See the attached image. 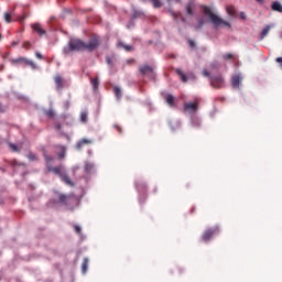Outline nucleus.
Masks as SVG:
<instances>
[{
  "label": "nucleus",
  "instance_id": "cd10ccee",
  "mask_svg": "<svg viewBox=\"0 0 282 282\" xmlns=\"http://www.w3.org/2000/svg\"><path fill=\"white\" fill-rule=\"evenodd\" d=\"M149 1L150 3H152L154 8H162V1L160 0H149Z\"/></svg>",
  "mask_w": 282,
  "mask_h": 282
},
{
  "label": "nucleus",
  "instance_id": "6e6d98bb",
  "mask_svg": "<svg viewBox=\"0 0 282 282\" xmlns=\"http://www.w3.org/2000/svg\"><path fill=\"white\" fill-rule=\"evenodd\" d=\"M181 21H183V23L186 21V19L185 18H181Z\"/></svg>",
  "mask_w": 282,
  "mask_h": 282
},
{
  "label": "nucleus",
  "instance_id": "9b49d317",
  "mask_svg": "<svg viewBox=\"0 0 282 282\" xmlns=\"http://www.w3.org/2000/svg\"><path fill=\"white\" fill-rule=\"evenodd\" d=\"M15 63H24V65H29V67H31L32 69H36V64L33 61L28 59L25 57H20L15 59Z\"/></svg>",
  "mask_w": 282,
  "mask_h": 282
},
{
  "label": "nucleus",
  "instance_id": "ea45409f",
  "mask_svg": "<svg viewBox=\"0 0 282 282\" xmlns=\"http://www.w3.org/2000/svg\"><path fill=\"white\" fill-rule=\"evenodd\" d=\"M106 63H107V65H113V58H111L110 56H107Z\"/></svg>",
  "mask_w": 282,
  "mask_h": 282
},
{
  "label": "nucleus",
  "instance_id": "dca6fc26",
  "mask_svg": "<svg viewBox=\"0 0 282 282\" xmlns=\"http://www.w3.org/2000/svg\"><path fill=\"white\" fill-rule=\"evenodd\" d=\"M226 11L228 17H230L231 19H235V17H237V9L232 6L226 7Z\"/></svg>",
  "mask_w": 282,
  "mask_h": 282
},
{
  "label": "nucleus",
  "instance_id": "a211bd4d",
  "mask_svg": "<svg viewBox=\"0 0 282 282\" xmlns=\"http://www.w3.org/2000/svg\"><path fill=\"white\" fill-rule=\"evenodd\" d=\"M271 25L264 26V29L260 33V41H263L268 34H270Z\"/></svg>",
  "mask_w": 282,
  "mask_h": 282
},
{
  "label": "nucleus",
  "instance_id": "f8f14e48",
  "mask_svg": "<svg viewBox=\"0 0 282 282\" xmlns=\"http://www.w3.org/2000/svg\"><path fill=\"white\" fill-rule=\"evenodd\" d=\"M164 100L169 105V107H177V104L175 102V97H173V95L165 94Z\"/></svg>",
  "mask_w": 282,
  "mask_h": 282
},
{
  "label": "nucleus",
  "instance_id": "f03ea898",
  "mask_svg": "<svg viewBox=\"0 0 282 282\" xmlns=\"http://www.w3.org/2000/svg\"><path fill=\"white\" fill-rule=\"evenodd\" d=\"M50 204L53 207H56L57 204L69 206V204H78V198L74 195L57 194L56 198L50 200Z\"/></svg>",
  "mask_w": 282,
  "mask_h": 282
},
{
  "label": "nucleus",
  "instance_id": "5fc2aeb1",
  "mask_svg": "<svg viewBox=\"0 0 282 282\" xmlns=\"http://www.w3.org/2000/svg\"><path fill=\"white\" fill-rule=\"evenodd\" d=\"M116 128L118 129L119 133L122 131L120 127L116 126Z\"/></svg>",
  "mask_w": 282,
  "mask_h": 282
},
{
  "label": "nucleus",
  "instance_id": "4d7b16f0",
  "mask_svg": "<svg viewBox=\"0 0 282 282\" xmlns=\"http://www.w3.org/2000/svg\"><path fill=\"white\" fill-rule=\"evenodd\" d=\"M20 21H25V17L21 18Z\"/></svg>",
  "mask_w": 282,
  "mask_h": 282
},
{
  "label": "nucleus",
  "instance_id": "39448f33",
  "mask_svg": "<svg viewBox=\"0 0 282 282\" xmlns=\"http://www.w3.org/2000/svg\"><path fill=\"white\" fill-rule=\"evenodd\" d=\"M139 73L141 76H147L150 80H155V70L153 66L142 65L139 67Z\"/></svg>",
  "mask_w": 282,
  "mask_h": 282
},
{
  "label": "nucleus",
  "instance_id": "2eb2a0df",
  "mask_svg": "<svg viewBox=\"0 0 282 282\" xmlns=\"http://www.w3.org/2000/svg\"><path fill=\"white\" fill-rule=\"evenodd\" d=\"M62 182H64V184H66V186H74V182L72 181V178H69V176L67 175V173H63L61 176Z\"/></svg>",
  "mask_w": 282,
  "mask_h": 282
},
{
  "label": "nucleus",
  "instance_id": "79ce46f5",
  "mask_svg": "<svg viewBox=\"0 0 282 282\" xmlns=\"http://www.w3.org/2000/svg\"><path fill=\"white\" fill-rule=\"evenodd\" d=\"M186 12L189 14V17L193 14V10L191 9V6L186 7Z\"/></svg>",
  "mask_w": 282,
  "mask_h": 282
},
{
  "label": "nucleus",
  "instance_id": "3c124183",
  "mask_svg": "<svg viewBox=\"0 0 282 282\" xmlns=\"http://www.w3.org/2000/svg\"><path fill=\"white\" fill-rule=\"evenodd\" d=\"M172 13V17H174V19H177V13H175V12H171Z\"/></svg>",
  "mask_w": 282,
  "mask_h": 282
},
{
  "label": "nucleus",
  "instance_id": "f257e3e1",
  "mask_svg": "<svg viewBox=\"0 0 282 282\" xmlns=\"http://www.w3.org/2000/svg\"><path fill=\"white\" fill-rule=\"evenodd\" d=\"M100 41L98 37H93L88 43H85L78 39H70L68 42V47H64V54H69V52H94L98 50Z\"/></svg>",
  "mask_w": 282,
  "mask_h": 282
},
{
  "label": "nucleus",
  "instance_id": "e433bc0d",
  "mask_svg": "<svg viewBox=\"0 0 282 282\" xmlns=\"http://www.w3.org/2000/svg\"><path fill=\"white\" fill-rule=\"evenodd\" d=\"M9 147H10L11 151H13V152L19 151V148L14 143H9Z\"/></svg>",
  "mask_w": 282,
  "mask_h": 282
},
{
  "label": "nucleus",
  "instance_id": "13d9d810",
  "mask_svg": "<svg viewBox=\"0 0 282 282\" xmlns=\"http://www.w3.org/2000/svg\"><path fill=\"white\" fill-rule=\"evenodd\" d=\"M88 154L91 155V150L88 151Z\"/></svg>",
  "mask_w": 282,
  "mask_h": 282
},
{
  "label": "nucleus",
  "instance_id": "49530a36",
  "mask_svg": "<svg viewBox=\"0 0 282 282\" xmlns=\"http://www.w3.org/2000/svg\"><path fill=\"white\" fill-rule=\"evenodd\" d=\"M257 3H260L261 6H263V3H265V0H256Z\"/></svg>",
  "mask_w": 282,
  "mask_h": 282
},
{
  "label": "nucleus",
  "instance_id": "7c9ffc66",
  "mask_svg": "<svg viewBox=\"0 0 282 282\" xmlns=\"http://www.w3.org/2000/svg\"><path fill=\"white\" fill-rule=\"evenodd\" d=\"M44 113L45 116H47V118H54V116H56V113L52 109L45 110Z\"/></svg>",
  "mask_w": 282,
  "mask_h": 282
},
{
  "label": "nucleus",
  "instance_id": "1a4fd4ad",
  "mask_svg": "<svg viewBox=\"0 0 282 282\" xmlns=\"http://www.w3.org/2000/svg\"><path fill=\"white\" fill-rule=\"evenodd\" d=\"M84 173H86V175L96 173V164L94 162L86 161L84 164Z\"/></svg>",
  "mask_w": 282,
  "mask_h": 282
},
{
  "label": "nucleus",
  "instance_id": "bb28decb",
  "mask_svg": "<svg viewBox=\"0 0 282 282\" xmlns=\"http://www.w3.org/2000/svg\"><path fill=\"white\" fill-rule=\"evenodd\" d=\"M133 28H135V19H133V17H131L130 21L127 24V29L133 30Z\"/></svg>",
  "mask_w": 282,
  "mask_h": 282
},
{
  "label": "nucleus",
  "instance_id": "a18cd8bd",
  "mask_svg": "<svg viewBox=\"0 0 282 282\" xmlns=\"http://www.w3.org/2000/svg\"><path fill=\"white\" fill-rule=\"evenodd\" d=\"M69 105H70L69 100L65 101V104H64L65 109H67L69 107Z\"/></svg>",
  "mask_w": 282,
  "mask_h": 282
},
{
  "label": "nucleus",
  "instance_id": "5701e85b",
  "mask_svg": "<svg viewBox=\"0 0 282 282\" xmlns=\"http://www.w3.org/2000/svg\"><path fill=\"white\" fill-rule=\"evenodd\" d=\"M175 72H176L177 76L181 77L182 83H187L188 82V77H186V74H184L182 72V69L176 68Z\"/></svg>",
  "mask_w": 282,
  "mask_h": 282
},
{
  "label": "nucleus",
  "instance_id": "72a5a7b5",
  "mask_svg": "<svg viewBox=\"0 0 282 282\" xmlns=\"http://www.w3.org/2000/svg\"><path fill=\"white\" fill-rule=\"evenodd\" d=\"M203 76H205L206 78H208L210 80V78H213V75H210V73L207 69L203 70Z\"/></svg>",
  "mask_w": 282,
  "mask_h": 282
},
{
  "label": "nucleus",
  "instance_id": "de8ad7c7",
  "mask_svg": "<svg viewBox=\"0 0 282 282\" xmlns=\"http://www.w3.org/2000/svg\"><path fill=\"white\" fill-rule=\"evenodd\" d=\"M240 17H241V19H243V21H246V13L241 12Z\"/></svg>",
  "mask_w": 282,
  "mask_h": 282
},
{
  "label": "nucleus",
  "instance_id": "09e8293b",
  "mask_svg": "<svg viewBox=\"0 0 282 282\" xmlns=\"http://www.w3.org/2000/svg\"><path fill=\"white\" fill-rule=\"evenodd\" d=\"M275 63H282V57L275 58Z\"/></svg>",
  "mask_w": 282,
  "mask_h": 282
},
{
  "label": "nucleus",
  "instance_id": "864d4df0",
  "mask_svg": "<svg viewBox=\"0 0 282 282\" xmlns=\"http://www.w3.org/2000/svg\"><path fill=\"white\" fill-rule=\"evenodd\" d=\"M171 1V0H167ZM176 3H182V0H174Z\"/></svg>",
  "mask_w": 282,
  "mask_h": 282
},
{
  "label": "nucleus",
  "instance_id": "37998d69",
  "mask_svg": "<svg viewBox=\"0 0 282 282\" xmlns=\"http://www.w3.org/2000/svg\"><path fill=\"white\" fill-rule=\"evenodd\" d=\"M35 56H36V58H40V59L43 58V55L40 52H36Z\"/></svg>",
  "mask_w": 282,
  "mask_h": 282
},
{
  "label": "nucleus",
  "instance_id": "6ab92c4d",
  "mask_svg": "<svg viewBox=\"0 0 282 282\" xmlns=\"http://www.w3.org/2000/svg\"><path fill=\"white\" fill-rule=\"evenodd\" d=\"M33 30H34V32H36L40 36H44V34H46L45 30H43V29L41 28V24H39V23L33 24Z\"/></svg>",
  "mask_w": 282,
  "mask_h": 282
},
{
  "label": "nucleus",
  "instance_id": "aec40b11",
  "mask_svg": "<svg viewBox=\"0 0 282 282\" xmlns=\"http://www.w3.org/2000/svg\"><path fill=\"white\" fill-rule=\"evenodd\" d=\"M55 85H56L57 91H61L63 89V77L58 75L55 76Z\"/></svg>",
  "mask_w": 282,
  "mask_h": 282
},
{
  "label": "nucleus",
  "instance_id": "bf43d9fd",
  "mask_svg": "<svg viewBox=\"0 0 282 282\" xmlns=\"http://www.w3.org/2000/svg\"><path fill=\"white\" fill-rule=\"evenodd\" d=\"M171 58H175V55H171Z\"/></svg>",
  "mask_w": 282,
  "mask_h": 282
},
{
  "label": "nucleus",
  "instance_id": "473e14b6",
  "mask_svg": "<svg viewBox=\"0 0 282 282\" xmlns=\"http://www.w3.org/2000/svg\"><path fill=\"white\" fill-rule=\"evenodd\" d=\"M28 159L30 160V162H35V160H36V154L30 152V153L28 154Z\"/></svg>",
  "mask_w": 282,
  "mask_h": 282
},
{
  "label": "nucleus",
  "instance_id": "f3484780",
  "mask_svg": "<svg viewBox=\"0 0 282 282\" xmlns=\"http://www.w3.org/2000/svg\"><path fill=\"white\" fill-rule=\"evenodd\" d=\"M271 10H273V12L282 13V4H281V2H279V1L272 2Z\"/></svg>",
  "mask_w": 282,
  "mask_h": 282
},
{
  "label": "nucleus",
  "instance_id": "e2e57ef3",
  "mask_svg": "<svg viewBox=\"0 0 282 282\" xmlns=\"http://www.w3.org/2000/svg\"><path fill=\"white\" fill-rule=\"evenodd\" d=\"M142 1H147V0H142Z\"/></svg>",
  "mask_w": 282,
  "mask_h": 282
},
{
  "label": "nucleus",
  "instance_id": "0eeeda50",
  "mask_svg": "<svg viewBox=\"0 0 282 282\" xmlns=\"http://www.w3.org/2000/svg\"><path fill=\"white\" fill-rule=\"evenodd\" d=\"M198 109H199V106L193 101L185 102L183 106L184 113H189L191 117L195 116V113H197Z\"/></svg>",
  "mask_w": 282,
  "mask_h": 282
},
{
  "label": "nucleus",
  "instance_id": "a19ab883",
  "mask_svg": "<svg viewBox=\"0 0 282 282\" xmlns=\"http://www.w3.org/2000/svg\"><path fill=\"white\" fill-rule=\"evenodd\" d=\"M62 127H63V126H62L61 123H55V124H54L55 131H61Z\"/></svg>",
  "mask_w": 282,
  "mask_h": 282
},
{
  "label": "nucleus",
  "instance_id": "9d476101",
  "mask_svg": "<svg viewBox=\"0 0 282 282\" xmlns=\"http://www.w3.org/2000/svg\"><path fill=\"white\" fill-rule=\"evenodd\" d=\"M242 80H243V77H241V74L234 75L231 77V87H232V89H239Z\"/></svg>",
  "mask_w": 282,
  "mask_h": 282
},
{
  "label": "nucleus",
  "instance_id": "b1692460",
  "mask_svg": "<svg viewBox=\"0 0 282 282\" xmlns=\"http://www.w3.org/2000/svg\"><path fill=\"white\" fill-rule=\"evenodd\" d=\"M113 94H115L117 100H120V98H122V90L120 89V87L115 86L113 87Z\"/></svg>",
  "mask_w": 282,
  "mask_h": 282
},
{
  "label": "nucleus",
  "instance_id": "7ed1b4c3",
  "mask_svg": "<svg viewBox=\"0 0 282 282\" xmlns=\"http://www.w3.org/2000/svg\"><path fill=\"white\" fill-rule=\"evenodd\" d=\"M205 14L209 17L210 23L214 25V28H230V24L228 21L221 19L219 15L213 13L209 8H205Z\"/></svg>",
  "mask_w": 282,
  "mask_h": 282
},
{
  "label": "nucleus",
  "instance_id": "603ef678",
  "mask_svg": "<svg viewBox=\"0 0 282 282\" xmlns=\"http://www.w3.org/2000/svg\"><path fill=\"white\" fill-rule=\"evenodd\" d=\"M17 45H19V42H12L13 47L17 46Z\"/></svg>",
  "mask_w": 282,
  "mask_h": 282
},
{
  "label": "nucleus",
  "instance_id": "ddd939ff",
  "mask_svg": "<svg viewBox=\"0 0 282 282\" xmlns=\"http://www.w3.org/2000/svg\"><path fill=\"white\" fill-rule=\"evenodd\" d=\"M93 142L94 141H91L90 139H82L76 143L75 149L77 151H80V149H83L85 144H93Z\"/></svg>",
  "mask_w": 282,
  "mask_h": 282
},
{
  "label": "nucleus",
  "instance_id": "393cba45",
  "mask_svg": "<svg viewBox=\"0 0 282 282\" xmlns=\"http://www.w3.org/2000/svg\"><path fill=\"white\" fill-rule=\"evenodd\" d=\"M132 18L135 19H144V12L139 11V10H134L132 13Z\"/></svg>",
  "mask_w": 282,
  "mask_h": 282
},
{
  "label": "nucleus",
  "instance_id": "c85d7f7f",
  "mask_svg": "<svg viewBox=\"0 0 282 282\" xmlns=\"http://www.w3.org/2000/svg\"><path fill=\"white\" fill-rule=\"evenodd\" d=\"M197 21H198V24L196 25V30H202L205 23L204 18H198Z\"/></svg>",
  "mask_w": 282,
  "mask_h": 282
},
{
  "label": "nucleus",
  "instance_id": "2f4dec72",
  "mask_svg": "<svg viewBox=\"0 0 282 282\" xmlns=\"http://www.w3.org/2000/svg\"><path fill=\"white\" fill-rule=\"evenodd\" d=\"M4 21L7 23H12V15L8 12L4 13Z\"/></svg>",
  "mask_w": 282,
  "mask_h": 282
},
{
  "label": "nucleus",
  "instance_id": "58836bf2",
  "mask_svg": "<svg viewBox=\"0 0 282 282\" xmlns=\"http://www.w3.org/2000/svg\"><path fill=\"white\" fill-rule=\"evenodd\" d=\"M74 230H75V232H76L77 235H80V232H82V228H80V226H78V225H74Z\"/></svg>",
  "mask_w": 282,
  "mask_h": 282
},
{
  "label": "nucleus",
  "instance_id": "4c0bfd02",
  "mask_svg": "<svg viewBox=\"0 0 282 282\" xmlns=\"http://www.w3.org/2000/svg\"><path fill=\"white\" fill-rule=\"evenodd\" d=\"M187 43H188V45H189V47H191L192 50H194V47H196L195 41H193V40H187Z\"/></svg>",
  "mask_w": 282,
  "mask_h": 282
},
{
  "label": "nucleus",
  "instance_id": "4468645a",
  "mask_svg": "<svg viewBox=\"0 0 282 282\" xmlns=\"http://www.w3.org/2000/svg\"><path fill=\"white\" fill-rule=\"evenodd\" d=\"M191 124L195 129H198V127H202V119H199V117H197L195 115H192V117H191Z\"/></svg>",
  "mask_w": 282,
  "mask_h": 282
},
{
  "label": "nucleus",
  "instance_id": "a878e982",
  "mask_svg": "<svg viewBox=\"0 0 282 282\" xmlns=\"http://www.w3.org/2000/svg\"><path fill=\"white\" fill-rule=\"evenodd\" d=\"M118 46L123 47V50H126V52H133V46L124 44L122 42H118Z\"/></svg>",
  "mask_w": 282,
  "mask_h": 282
},
{
  "label": "nucleus",
  "instance_id": "052dcab7",
  "mask_svg": "<svg viewBox=\"0 0 282 282\" xmlns=\"http://www.w3.org/2000/svg\"><path fill=\"white\" fill-rule=\"evenodd\" d=\"M59 158H63V153H59Z\"/></svg>",
  "mask_w": 282,
  "mask_h": 282
},
{
  "label": "nucleus",
  "instance_id": "423d86ee",
  "mask_svg": "<svg viewBox=\"0 0 282 282\" xmlns=\"http://www.w3.org/2000/svg\"><path fill=\"white\" fill-rule=\"evenodd\" d=\"M44 158L46 160L47 171H50L51 173H54L55 175H58V177H62L63 174L65 173V172H63V166L52 167V166H50V162H52L53 158L47 154H45Z\"/></svg>",
  "mask_w": 282,
  "mask_h": 282
},
{
  "label": "nucleus",
  "instance_id": "412c9836",
  "mask_svg": "<svg viewBox=\"0 0 282 282\" xmlns=\"http://www.w3.org/2000/svg\"><path fill=\"white\" fill-rule=\"evenodd\" d=\"M88 268H89V259L84 258L82 263V274H87Z\"/></svg>",
  "mask_w": 282,
  "mask_h": 282
},
{
  "label": "nucleus",
  "instance_id": "8fccbe9b",
  "mask_svg": "<svg viewBox=\"0 0 282 282\" xmlns=\"http://www.w3.org/2000/svg\"><path fill=\"white\" fill-rule=\"evenodd\" d=\"M3 111H6V107H2L0 104V112H3Z\"/></svg>",
  "mask_w": 282,
  "mask_h": 282
},
{
  "label": "nucleus",
  "instance_id": "4be33fe9",
  "mask_svg": "<svg viewBox=\"0 0 282 282\" xmlns=\"http://www.w3.org/2000/svg\"><path fill=\"white\" fill-rule=\"evenodd\" d=\"M90 83L93 85L94 91H98V87L100 85V79H98V77L90 78Z\"/></svg>",
  "mask_w": 282,
  "mask_h": 282
},
{
  "label": "nucleus",
  "instance_id": "680f3d73",
  "mask_svg": "<svg viewBox=\"0 0 282 282\" xmlns=\"http://www.w3.org/2000/svg\"><path fill=\"white\" fill-rule=\"evenodd\" d=\"M220 100H226V99L224 97H221Z\"/></svg>",
  "mask_w": 282,
  "mask_h": 282
},
{
  "label": "nucleus",
  "instance_id": "20e7f679",
  "mask_svg": "<svg viewBox=\"0 0 282 282\" xmlns=\"http://www.w3.org/2000/svg\"><path fill=\"white\" fill-rule=\"evenodd\" d=\"M209 83L214 89H224L226 87V82L221 75H213V77H209Z\"/></svg>",
  "mask_w": 282,
  "mask_h": 282
},
{
  "label": "nucleus",
  "instance_id": "c9c22d12",
  "mask_svg": "<svg viewBox=\"0 0 282 282\" xmlns=\"http://www.w3.org/2000/svg\"><path fill=\"white\" fill-rule=\"evenodd\" d=\"M234 57H235V55H232V53H227L224 55L225 61H230Z\"/></svg>",
  "mask_w": 282,
  "mask_h": 282
},
{
  "label": "nucleus",
  "instance_id": "c03bdc74",
  "mask_svg": "<svg viewBox=\"0 0 282 282\" xmlns=\"http://www.w3.org/2000/svg\"><path fill=\"white\" fill-rule=\"evenodd\" d=\"M22 47H25L28 50V47H30V42L23 43Z\"/></svg>",
  "mask_w": 282,
  "mask_h": 282
},
{
  "label": "nucleus",
  "instance_id": "6e6552de",
  "mask_svg": "<svg viewBox=\"0 0 282 282\" xmlns=\"http://www.w3.org/2000/svg\"><path fill=\"white\" fill-rule=\"evenodd\" d=\"M214 235H219V228L218 227H214V228L205 230L204 234L202 235V239L205 241V243H207V241H210V238Z\"/></svg>",
  "mask_w": 282,
  "mask_h": 282
},
{
  "label": "nucleus",
  "instance_id": "f704fd0d",
  "mask_svg": "<svg viewBox=\"0 0 282 282\" xmlns=\"http://www.w3.org/2000/svg\"><path fill=\"white\" fill-rule=\"evenodd\" d=\"M80 122H87V112L80 113Z\"/></svg>",
  "mask_w": 282,
  "mask_h": 282
},
{
  "label": "nucleus",
  "instance_id": "c756f323",
  "mask_svg": "<svg viewBox=\"0 0 282 282\" xmlns=\"http://www.w3.org/2000/svg\"><path fill=\"white\" fill-rule=\"evenodd\" d=\"M138 191H147V184L144 183H135Z\"/></svg>",
  "mask_w": 282,
  "mask_h": 282
}]
</instances>
